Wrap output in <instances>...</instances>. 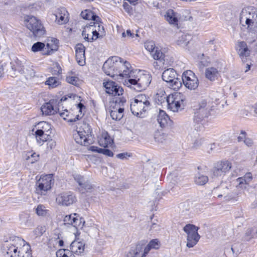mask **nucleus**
<instances>
[{"label": "nucleus", "instance_id": "obj_13", "mask_svg": "<svg viewBox=\"0 0 257 257\" xmlns=\"http://www.w3.org/2000/svg\"><path fill=\"white\" fill-rule=\"evenodd\" d=\"M231 168V164L228 161L217 162L211 170L212 178L221 177L229 172Z\"/></svg>", "mask_w": 257, "mask_h": 257}, {"label": "nucleus", "instance_id": "obj_54", "mask_svg": "<svg viewBox=\"0 0 257 257\" xmlns=\"http://www.w3.org/2000/svg\"><path fill=\"white\" fill-rule=\"evenodd\" d=\"M205 118H206L205 116H203L201 115H199L198 116H197V113L195 112L194 121L195 123L198 124H199L200 123L202 126L203 124L202 122L204 121Z\"/></svg>", "mask_w": 257, "mask_h": 257}, {"label": "nucleus", "instance_id": "obj_51", "mask_svg": "<svg viewBox=\"0 0 257 257\" xmlns=\"http://www.w3.org/2000/svg\"><path fill=\"white\" fill-rule=\"evenodd\" d=\"M195 138L196 139L194 141L193 147L194 148H197L201 146L202 144L203 140L199 137V134L197 132H196Z\"/></svg>", "mask_w": 257, "mask_h": 257}, {"label": "nucleus", "instance_id": "obj_21", "mask_svg": "<svg viewBox=\"0 0 257 257\" xmlns=\"http://www.w3.org/2000/svg\"><path fill=\"white\" fill-rule=\"evenodd\" d=\"M96 30H94V28L92 24L85 26L82 32V35L84 39L88 42H91L98 39V36L96 35Z\"/></svg>", "mask_w": 257, "mask_h": 257}, {"label": "nucleus", "instance_id": "obj_20", "mask_svg": "<svg viewBox=\"0 0 257 257\" xmlns=\"http://www.w3.org/2000/svg\"><path fill=\"white\" fill-rule=\"evenodd\" d=\"M163 17L170 25L177 26L180 20L179 15L172 9L167 10L164 13Z\"/></svg>", "mask_w": 257, "mask_h": 257}, {"label": "nucleus", "instance_id": "obj_1", "mask_svg": "<svg viewBox=\"0 0 257 257\" xmlns=\"http://www.w3.org/2000/svg\"><path fill=\"white\" fill-rule=\"evenodd\" d=\"M149 98L145 94H140L132 100L130 107L132 113L139 117H143V113L150 107Z\"/></svg>", "mask_w": 257, "mask_h": 257}, {"label": "nucleus", "instance_id": "obj_23", "mask_svg": "<svg viewBox=\"0 0 257 257\" xmlns=\"http://www.w3.org/2000/svg\"><path fill=\"white\" fill-rule=\"evenodd\" d=\"M55 16V22L59 25H63L68 22V13L64 8L58 9Z\"/></svg>", "mask_w": 257, "mask_h": 257}, {"label": "nucleus", "instance_id": "obj_43", "mask_svg": "<svg viewBox=\"0 0 257 257\" xmlns=\"http://www.w3.org/2000/svg\"><path fill=\"white\" fill-rule=\"evenodd\" d=\"M75 218L72 221V226L76 228L82 229L85 223L83 218L79 217L77 214V216H75Z\"/></svg>", "mask_w": 257, "mask_h": 257}, {"label": "nucleus", "instance_id": "obj_8", "mask_svg": "<svg viewBox=\"0 0 257 257\" xmlns=\"http://www.w3.org/2000/svg\"><path fill=\"white\" fill-rule=\"evenodd\" d=\"M185 99V96L180 92H176L169 95L166 98L168 109L173 112L179 111Z\"/></svg>", "mask_w": 257, "mask_h": 257}, {"label": "nucleus", "instance_id": "obj_45", "mask_svg": "<svg viewBox=\"0 0 257 257\" xmlns=\"http://www.w3.org/2000/svg\"><path fill=\"white\" fill-rule=\"evenodd\" d=\"M208 181V178L207 176L198 174L194 179V181L196 184L199 185H203L205 184Z\"/></svg>", "mask_w": 257, "mask_h": 257}, {"label": "nucleus", "instance_id": "obj_40", "mask_svg": "<svg viewBox=\"0 0 257 257\" xmlns=\"http://www.w3.org/2000/svg\"><path fill=\"white\" fill-rule=\"evenodd\" d=\"M126 62L127 61L126 60H123L121 58L117 56H114L108 58L105 61L104 64H114L116 63H122L125 64Z\"/></svg>", "mask_w": 257, "mask_h": 257}, {"label": "nucleus", "instance_id": "obj_32", "mask_svg": "<svg viewBox=\"0 0 257 257\" xmlns=\"http://www.w3.org/2000/svg\"><path fill=\"white\" fill-rule=\"evenodd\" d=\"M113 143V140L107 133L104 132L101 134L98 139L99 145L104 148L108 147Z\"/></svg>", "mask_w": 257, "mask_h": 257}, {"label": "nucleus", "instance_id": "obj_16", "mask_svg": "<svg viewBox=\"0 0 257 257\" xmlns=\"http://www.w3.org/2000/svg\"><path fill=\"white\" fill-rule=\"evenodd\" d=\"M125 102L124 98H120V101L117 102V100H116V104L113 109L110 111V115L111 118L115 120H119L121 119L123 116L124 108L121 107V105Z\"/></svg>", "mask_w": 257, "mask_h": 257}, {"label": "nucleus", "instance_id": "obj_58", "mask_svg": "<svg viewBox=\"0 0 257 257\" xmlns=\"http://www.w3.org/2000/svg\"><path fill=\"white\" fill-rule=\"evenodd\" d=\"M30 217V214L26 212H22L20 214V219L22 222H26Z\"/></svg>", "mask_w": 257, "mask_h": 257}, {"label": "nucleus", "instance_id": "obj_48", "mask_svg": "<svg viewBox=\"0 0 257 257\" xmlns=\"http://www.w3.org/2000/svg\"><path fill=\"white\" fill-rule=\"evenodd\" d=\"M92 186L90 183L87 181H86L84 182L82 186L81 187H79L78 189L80 192L82 193H84L89 191L92 188Z\"/></svg>", "mask_w": 257, "mask_h": 257}, {"label": "nucleus", "instance_id": "obj_33", "mask_svg": "<svg viewBox=\"0 0 257 257\" xmlns=\"http://www.w3.org/2000/svg\"><path fill=\"white\" fill-rule=\"evenodd\" d=\"M90 24H92V26L94 28V30H96V36H98V38L102 37L105 35V31L104 27L102 26L101 23L99 21V19H96L94 22H91Z\"/></svg>", "mask_w": 257, "mask_h": 257}, {"label": "nucleus", "instance_id": "obj_14", "mask_svg": "<svg viewBox=\"0 0 257 257\" xmlns=\"http://www.w3.org/2000/svg\"><path fill=\"white\" fill-rule=\"evenodd\" d=\"M76 196L71 192H65L58 194L56 197V202L61 205L68 206L76 202Z\"/></svg>", "mask_w": 257, "mask_h": 257}, {"label": "nucleus", "instance_id": "obj_31", "mask_svg": "<svg viewBox=\"0 0 257 257\" xmlns=\"http://www.w3.org/2000/svg\"><path fill=\"white\" fill-rule=\"evenodd\" d=\"M157 121L162 127H166L171 122L169 116L162 110H160L159 111L157 117Z\"/></svg>", "mask_w": 257, "mask_h": 257}, {"label": "nucleus", "instance_id": "obj_61", "mask_svg": "<svg viewBox=\"0 0 257 257\" xmlns=\"http://www.w3.org/2000/svg\"><path fill=\"white\" fill-rule=\"evenodd\" d=\"M131 156V154L128 153L127 152L120 153L116 155V157L121 160L126 159L128 157H130Z\"/></svg>", "mask_w": 257, "mask_h": 257}, {"label": "nucleus", "instance_id": "obj_24", "mask_svg": "<svg viewBox=\"0 0 257 257\" xmlns=\"http://www.w3.org/2000/svg\"><path fill=\"white\" fill-rule=\"evenodd\" d=\"M212 107L213 105L211 103H208L205 100H203L200 102L199 107L195 112L197 113V116L201 115L207 117L210 115Z\"/></svg>", "mask_w": 257, "mask_h": 257}, {"label": "nucleus", "instance_id": "obj_56", "mask_svg": "<svg viewBox=\"0 0 257 257\" xmlns=\"http://www.w3.org/2000/svg\"><path fill=\"white\" fill-rule=\"evenodd\" d=\"M102 69L106 75L111 76L114 75V74L112 72V67L110 65H103Z\"/></svg>", "mask_w": 257, "mask_h": 257}, {"label": "nucleus", "instance_id": "obj_28", "mask_svg": "<svg viewBox=\"0 0 257 257\" xmlns=\"http://www.w3.org/2000/svg\"><path fill=\"white\" fill-rule=\"evenodd\" d=\"M235 47L237 54L240 57H243L249 56L250 51L245 42L243 41L238 42Z\"/></svg>", "mask_w": 257, "mask_h": 257}, {"label": "nucleus", "instance_id": "obj_41", "mask_svg": "<svg viewBox=\"0 0 257 257\" xmlns=\"http://www.w3.org/2000/svg\"><path fill=\"white\" fill-rule=\"evenodd\" d=\"M142 253V248L139 244H137L135 249L128 252L126 257H141Z\"/></svg>", "mask_w": 257, "mask_h": 257}, {"label": "nucleus", "instance_id": "obj_49", "mask_svg": "<svg viewBox=\"0 0 257 257\" xmlns=\"http://www.w3.org/2000/svg\"><path fill=\"white\" fill-rule=\"evenodd\" d=\"M145 47L146 49L149 52L152 53L154 52V51L156 49L155 43L153 41L146 42L145 43Z\"/></svg>", "mask_w": 257, "mask_h": 257}, {"label": "nucleus", "instance_id": "obj_39", "mask_svg": "<svg viewBox=\"0 0 257 257\" xmlns=\"http://www.w3.org/2000/svg\"><path fill=\"white\" fill-rule=\"evenodd\" d=\"M81 16L84 19L92 20L93 22L96 19H99V17L94 14V13L89 10H85L81 13Z\"/></svg>", "mask_w": 257, "mask_h": 257}, {"label": "nucleus", "instance_id": "obj_9", "mask_svg": "<svg viewBox=\"0 0 257 257\" xmlns=\"http://www.w3.org/2000/svg\"><path fill=\"white\" fill-rule=\"evenodd\" d=\"M199 227L193 224L186 225L183 230L187 234L186 246L188 248L194 247L198 242L200 236L198 233Z\"/></svg>", "mask_w": 257, "mask_h": 257}, {"label": "nucleus", "instance_id": "obj_60", "mask_svg": "<svg viewBox=\"0 0 257 257\" xmlns=\"http://www.w3.org/2000/svg\"><path fill=\"white\" fill-rule=\"evenodd\" d=\"M99 153L103 154L109 157H112L113 155V153L112 151L108 149H100Z\"/></svg>", "mask_w": 257, "mask_h": 257}, {"label": "nucleus", "instance_id": "obj_22", "mask_svg": "<svg viewBox=\"0 0 257 257\" xmlns=\"http://www.w3.org/2000/svg\"><path fill=\"white\" fill-rule=\"evenodd\" d=\"M252 175L250 173H246L243 177L238 178L236 180L235 185L237 190H243L247 188L252 180Z\"/></svg>", "mask_w": 257, "mask_h": 257}, {"label": "nucleus", "instance_id": "obj_3", "mask_svg": "<svg viewBox=\"0 0 257 257\" xmlns=\"http://www.w3.org/2000/svg\"><path fill=\"white\" fill-rule=\"evenodd\" d=\"M240 23L249 32H253V28L257 25V10L251 8L243 9L240 14Z\"/></svg>", "mask_w": 257, "mask_h": 257}, {"label": "nucleus", "instance_id": "obj_53", "mask_svg": "<svg viewBox=\"0 0 257 257\" xmlns=\"http://www.w3.org/2000/svg\"><path fill=\"white\" fill-rule=\"evenodd\" d=\"M66 80L67 82H68L69 83H70L75 86L78 85L79 79L77 77L71 76H67Z\"/></svg>", "mask_w": 257, "mask_h": 257}, {"label": "nucleus", "instance_id": "obj_30", "mask_svg": "<svg viewBox=\"0 0 257 257\" xmlns=\"http://www.w3.org/2000/svg\"><path fill=\"white\" fill-rule=\"evenodd\" d=\"M85 248V244L83 242L74 241L70 244L71 252L78 254L83 253Z\"/></svg>", "mask_w": 257, "mask_h": 257}, {"label": "nucleus", "instance_id": "obj_5", "mask_svg": "<svg viewBox=\"0 0 257 257\" xmlns=\"http://www.w3.org/2000/svg\"><path fill=\"white\" fill-rule=\"evenodd\" d=\"M35 138L38 144L42 145L46 142L52 133L51 125L46 121H41L35 126ZM33 128V131H34Z\"/></svg>", "mask_w": 257, "mask_h": 257}, {"label": "nucleus", "instance_id": "obj_2", "mask_svg": "<svg viewBox=\"0 0 257 257\" xmlns=\"http://www.w3.org/2000/svg\"><path fill=\"white\" fill-rule=\"evenodd\" d=\"M151 82V77L148 73H144L141 71H137L134 79L124 80V85L130 87L138 91L145 89Z\"/></svg>", "mask_w": 257, "mask_h": 257}, {"label": "nucleus", "instance_id": "obj_7", "mask_svg": "<svg viewBox=\"0 0 257 257\" xmlns=\"http://www.w3.org/2000/svg\"><path fill=\"white\" fill-rule=\"evenodd\" d=\"M23 240L19 237L6 241L3 246V253L5 257H20L19 244Z\"/></svg>", "mask_w": 257, "mask_h": 257}, {"label": "nucleus", "instance_id": "obj_59", "mask_svg": "<svg viewBox=\"0 0 257 257\" xmlns=\"http://www.w3.org/2000/svg\"><path fill=\"white\" fill-rule=\"evenodd\" d=\"M44 232V228L42 226H38L34 230V233L36 235V236H39L43 233Z\"/></svg>", "mask_w": 257, "mask_h": 257}, {"label": "nucleus", "instance_id": "obj_4", "mask_svg": "<svg viewBox=\"0 0 257 257\" xmlns=\"http://www.w3.org/2000/svg\"><path fill=\"white\" fill-rule=\"evenodd\" d=\"M78 130L74 134L73 137L75 142L77 144L84 146H88L92 143L91 139L92 130L90 125L83 122L80 127H77Z\"/></svg>", "mask_w": 257, "mask_h": 257}, {"label": "nucleus", "instance_id": "obj_11", "mask_svg": "<svg viewBox=\"0 0 257 257\" xmlns=\"http://www.w3.org/2000/svg\"><path fill=\"white\" fill-rule=\"evenodd\" d=\"M53 181L52 174L42 176L36 183V193L38 194L45 195L46 192L51 188Z\"/></svg>", "mask_w": 257, "mask_h": 257}, {"label": "nucleus", "instance_id": "obj_10", "mask_svg": "<svg viewBox=\"0 0 257 257\" xmlns=\"http://www.w3.org/2000/svg\"><path fill=\"white\" fill-rule=\"evenodd\" d=\"M176 71L172 68L165 70L162 74V79L169 83L170 87L174 90L179 89L182 86V82L178 78Z\"/></svg>", "mask_w": 257, "mask_h": 257}, {"label": "nucleus", "instance_id": "obj_18", "mask_svg": "<svg viewBox=\"0 0 257 257\" xmlns=\"http://www.w3.org/2000/svg\"><path fill=\"white\" fill-rule=\"evenodd\" d=\"M56 103L55 100L51 99L49 102L44 103L41 107L42 114L51 115L57 113L58 109L56 106Z\"/></svg>", "mask_w": 257, "mask_h": 257}, {"label": "nucleus", "instance_id": "obj_64", "mask_svg": "<svg viewBox=\"0 0 257 257\" xmlns=\"http://www.w3.org/2000/svg\"><path fill=\"white\" fill-rule=\"evenodd\" d=\"M53 70H52V73L54 75L59 74L61 73V68L60 65H55L53 68Z\"/></svg>", "mask_w": 257, "mask_h": 257}, {"label": "nucleus", "instance_id": "obj_17", "mask_svg": "<svg viewBox=\"0 0 257 257\" xmlns=\"http://www.w3.org/2000/svg\"><path fill=\"white\" fill-rule=\"evenodd\" d=\"M107 93L114 96H120L123 92V88L113 81H107L103 83Z\"/></svg>", "mask_w": 257, "mask_h": 257}, {"label": "nucleus", "instance_id": "obj_27", "mask_svg": "<svg viewBox=\"0 0 257 257\" xmlns=\"http://www.w3.org/2000/svg\"><path fill=\"white\" fill-rule=\"evenodd\" d=\"M219 71L218 68L214 66L209 67L205 70V76L211 81H215L219 76Z\"/></svg>", "mask_w": 257, "mask_h": 257}, {"label": "nucleus", "instance_id": "obj_29", "mask_svg": "<svg viewBox=\"0 0 257 257\" xmlns=\"http://www.w3.org/2000/svg\"><path fill=\"white\" fill-rule=\"evenodd\" d=\"M85 47L81 44H78L75 46V57L78 63H82L85 62Z\"/></svg>", "mask_w": 257, "mask_h": 257}, {"label": "nucleus", "instance_id": "obj_55", "mask_svg": "<svg viewBox=\"0 0 257 257\" xmlns=\"http://www.w3.org/2000/svg\"><path fill=\"white\" fill-rule=\"evenodd\" d=\"M74 179L78 184L79 187H81L82 185L84 184V182L86 181L83 176H82L80 175L76 174L74 175Z\"/></svg>", "mask_w": 257, "mask_h": 257}, {"label": "nucleus", "instance_id": "obj_12", "mask_svg": "<svg viewBox=\"0 0 257 257\" xmlns=\"http://www.w3.org/2000/svg\"><path fill=\"white\" fill-rule=\"evenodd\" d=\"M182 80L185 87L189 89L195 90L198 87V79L191 70H187L183 73Z\"/></svg>", "mask_w": 257, "mask_h": 257}, {"label": "nucleus", "instance_id": "obj_35", "mask_svg": "<svg viewBox=\"0 0 257 257\" xmlns=\"http://www.w3.org/2000/svg\"><path fill=\"white\" fill-rule=\"evenodd\" d=\"M154 138L156 142L162 144L166 143L170 140L169 135L164 133H157Z\"/></svg>", "mask_w": 257, "mask_h": 257}, {"label": "nucleus", "instance_id": "obj_6", "mask_svg": "<svg viewBox=\"0 0 257 257\" xmlns=\"http://www.w3.org/2000/svg\"><path fill=\"white\" fill-rule=\"evenodd\" d=\"M25 24L26 27L33 33L35 36L41 37L45 34V30L41 21L35 17L26 16Z\"/></svg>", "mask_w": 257, "mask_h": 257}, {"label": "nucleus", "instance_id": "obj_57", "mask_svg": "<svg viewBox=\"0 0 257 257\" xmlns=\"http://www.w3.org/2000/svg\"><path fill=\"white\" fill-rule=\"evenodd\" d=\"M39 156L36 154L35 153H32L30 156H28L27 158V160H29V162L31 163H33L38 160Z\"/></svg>", "mask_w": 257, "mask_h": 257}, {"label": "nucleus", "instance_id": "obj_62", "mask_svg": "<svg viewBox=\"0 0 257 257\" xmlns=\"http://www.w3.org/2000/svg\"><path fill=\"white\" fill-rule=\"evenodd\" d=\"M161 226L160 224L153 222L152 223L150 227V230L153 231H158L160 230Z\"/></svg>", "mask_w": 257, "mask_h": 257}, {"label": "nucleus", "instance_id": "obj_42", "mask_svg": "<svg viewBox=\"0 0 257 257\" xmlns=\"http://www.w3.org/2000/svg\"><path fill=\"white\" fill-rule=\"evenodd\" d=\"M45 84L48 85L50 88H54L59 86L61 84V82L57 77H50L47 79Z\"/></svg>", "mask_w": 257, "mask_h": 257}, {"label": "nucleus", "instance_id": "obj_15", "mask_svg": "<svg viewBox=\"0 0 257 257\" xmlns=\"http://www.w3.org/2000/svg\"><path fill=\"white\" fill-rule=\"evenodd\" d=\"M192 40V36L191 35L181 32L177 33L175 35L176 45L186 50H189Z\"/></svg>", "mask_w": 257, "mask_h": 257}, {"label": "nucleus", "instance_id": "obj_34", "mask_svg": "<svg viewBox=\"0 0 257 257\" xmlns=\"http://www.w3.org/2000/svg\"><path fill=\"white\" fill-rule=\"evenodd\" d=\"M35 212L37 215L40 217H47L50 215L49 210L46 208V207L43 204H38L35 207Z\"/></svg>", "mask_w": 257, "mask_h": 257}, {"label": "nucleus", "instance_id": "obj_19", "mask_svg": "<svg viewBox=\"0 0 257 257\" xmlns=\"http://www.w3.org/2000/svg\"><path fill=\"white\" fill-rule=\"evenodd\" d=\"M46 43L45 50H44L43 55H51L58 50L59 41L56 38H49L47 39Z\"/></svg>", "mask_w": 257, "mask_h": 257}, {"label": "nucleus", "instance_id": "obj_36", "mask_svg": "<svg viewBox=\"0 0 257 257\" xmlns=\"http://www.w3.org/2000/svg\"><path fill=\"white\" fill-rule=\"evenodd\" d=\"M137 72V70L133 71L128 67H124L123 71L119 75L122 77L127 78L125 80H130L131 79H134Z\"/></svg>", "mask_w": 257, "mask_h": 257}, {"label": "nucleus", "instance_id": "obj_47", "mask_svg": "<svg viewBox=\"0 0 257 257\" xmlns=\"http://www.w3.org/2000/svg\"><path fill=\"white\" fill-rule=\"evenodd\" d=\"M31 50L33 52L41 51L43 55L44 50H45V44L39 42H37L32 46Z\"/></svg>", "mask_w": 257, "mask_h": 257}, {"label": "nucleus", "instance_id": "obj_26", "mask_svg": "<svg viewBox=\"0 0 257 257\" xmlns=\"http://www.w3.org/2000/svg\"><path fill=\"white\" fill-rule=\"evenodd\" d=\"M11 70H9V73L12 77L16 76L19 73H25L30 76H34L35 75V72L33 70H27L25 72L23 68V65H12L11 66Z\"/></svg>", "mask_w": 257, "mask_h": 257}, {"label": "nucleus", "instance_id": "obj_52", "mask_svg": "<svg viewBox=\"0 0 257 257\" xmlns=\"http://www.w3.org/2000/svg\"><path fill=\"white\" fill-rule=\"evenodd\" d=\"M255 234V230L253 228H247L245 233L246 239L248 240L252 238Z\"/></svg>", "mask_w": 257, "mask_h": 257}, {"label": "nucleus", "instance_id": "obj_63", "mask_svg": "<svg viewBox=\"0 0 257 257\" xmlns=\"http://www.w3.org/2000/svg\"><path fill=\"white\" fill-rule=\"evenodd\" d=\"M224 189V191L222 192V194H218L217 195V197L218 198H220L222 196H224V198L227 200H229V199H231V198L230 197H229L227 196V191L228 190V189L227 188V187H225L223 188Z\"/></svg>", "mask_w": 257, "mask_h": 257}, {"label": "nucleus", "instance_id": "obj_38", "mask_svg": "<svg viewBox=\"0 0 257 257\" xmlns=\"http://www.w3.org/2000/svg\"><path fill=\"white\" fill-rule=\"evenodd\" d=\"M59 114L61 117L68 122H74L78 119V115L74 117L72 114L67 110H65L63 112H60Z\"/></svg>", "mask_w": 257, "mask_h": 257}, {"label": "nucleus", "instance_id": "obj_50", "mask_svg": "<svg viewBox=\"0 0 257 257\" xmlns=\"http://www.w3.org/2000/svg\"><path fill=\"white\" fill-rule=\"evenodd\" d=\"M75 216H77L76 213H73L71 215H66L64 218V222L65 224H70L72 226L73 220L75 218Z\"/></svg>", "mask_w": 257, "mask_h": 257}, {"label": "nucleus", "instance_id": "obj_46", "mask_svg": "<svg viewBox=\"0 0 257 257\" xmlns=\"http://www.w3.org/2000/svg\"><path fill=\"white\" fill-rule=\"evenodd\" d=\"M57 257H75L74 255L68 249H60L57 251Z\"/></svg>", "mask_w": 257, "mask_h": 257}, {"label": "nucleus", "instance_id": "obj_44", "mask_svg": "<svg viewBox=\"0 0 257 257\" xmlns=\"http://www.w3.org/2000/svg\"><path fill=\"white\" fill-rule=\"evenodd\" d=\"M18 252L20 255V257H32L29 245H24L22 247L19 248Z\"/></svg>", "mask_w": 257, "mask_h": 257}, {"label": "nucleus", "instance_id": "obj_37", "mask_svg": "<svg viewBox=\"0 0 257 257\" xmlns=\"http://www.w3.org/2000/svg\"><path fill=\"white\" fill-rule=\"evenodd\" d=\"M151 54L155 60H163L164 62L166 61L167 63H169L168 61V57L165 56L161 50L158 48H156V49L154 51V52L152 53ZM173 62V61H169V62Z\"/></svg>", "mask_w": 257, "mask_h": 257}, {"label": "nucleus", "instance_id": "obj_25", "mask_svg": "<svg viewBox=\"0 0 257 257\" xmlns=\"http://www.w3.org/2000/svg\"><path fill=\"white\" fill-rule=\"evenodd\" d=\"M142 248V254L141 257H146L151 249H158L160 247V243L158 239H154L151 240L147 245L144 246L143 244H139Z\"/></svg>", "mask_w": 257, "mask_h": 257}]
</instances>
